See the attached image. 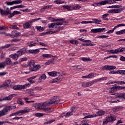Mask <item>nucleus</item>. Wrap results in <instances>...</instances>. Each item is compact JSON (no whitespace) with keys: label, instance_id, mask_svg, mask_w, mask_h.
Returning a JSON list of instances; mask_svg holds the SVG:
<instances>
[{"label":"nucleus","instance_id":"55","mask_svg":"<svg viewBox=\"0 0 125 125\" xmlns=\"http://www.w3.org/2000/svg\"><path fill=\"white\" fill-rule=\"evenodd\" d=\"M28 94H29L30 96H35V93H34V90H30L28 91Z\"/></svg>","mask_w":125,"mask_h":125},{"label":"nucleus","instance_id":"26","mask_svg":"<svg viewBox=\"0 0 125 125\" xmlns=\"http://www.w3.org/2000/svg\"><path fill=\"white\" fill-rule=\"evenodd\" d=\"M45 79H46V75H45V74H42L41 75V76L38 79V82H39V83H41V82H42V80H43V81H44V80H45Z\"/></svg>","mask_w":125,"mask_h":125},{"label":"nucleus","instance_id":"32","mask_svg":"<svg viewBox=\"0 0 125 125\" xmlns=\"http://www.w3.org/2000/svg\"><path fill=\"white\" fill-rule=\"evenodd\" d=\"M36 78H37V77L36 76H32V77H29L27 81L30 83H35V81L32 80H34L35 79H36Z\"/></svg>","mask_w":125,"mask_h":125},{"label":"nucleus","instance_id":"3","mask_svg":"<svg viewBox=\"0 0 125 125\" xmlns=\"http://www.w3.org/2000/svg\"><path fill=\"white\" fill-rule=\"evenodd\" d=\"M6 10H3L2 9L0 8V13L1 14V15L3 16L4 15L5 16H7V15H8V14H9V15L8 16V18H12V17H13V16H14V14L13 12L12 13H11V11H10V10H9V8L8 7H6Z\"/></svg>","mask_w":125,"mask_h":125},{"label":"nucleus","instance_id":"46","mask_svg":"<svg viewBox=\"0 0 125 125\" xmlns=\"http://www.w3.org/2000/svg\"><path fill=\"white\" fill-rule=\"evenodd\" d=\"M69 42L72 43V44H79V42L77 40H71L69 41Z\"/></svg>","mask_w":125,"mask_h":125},{"label":"nucleus","instance_id":"58","mask_svg":"<svg viewBox=\"0 0 125 125\" xmlns=\"http://www.w3.org/2000/svg\"><path fill=\"white\" fill-rule=\"evenodd\" d=\"M97 114L99 116H103V115H104V114H105V111L100 110L97 112Z\"/></svg>","mask_w":125,"mask_h":125},{"label":"nucleus","instance_id":"8","mask_svg":"<svg viewBox=\"0 0 125 125\" xmlns=\"http://www.w3.org/2000/svg\"><path fill=\"white\" fill-rule=\"evenodd\" d=\"M62 80H63V75H60L57 78L50 80L49 83H61L62 82Z\"/></svg>","mask_w":125,"mask_h":125},{"label":"nucleus","instance_id":"61","mask_svg":"<svg viewBox=\"0 0 125 125\" xmlns=\"http://www.w3.org/2000/svg\"><path fill=\"white\" fill-rule=\"evenodd\" d=\"M38 53H40V49L33 50V54H38Z\"/></svg>","mask_w":125,"mask_h":125},{"label":"nucleus","instance_id":"13","mask_svg":"<svg viewBox=\"0 0 125 125\" xmlns=\"http://www.w3.org/2000/svg\"><path fill=\"white\" fill-rule=\"evenodd\" d=\"M115 68L116 66L113 65H104L101 68V70H105L106 71L115 70Z\"/></svg>","mask_w":125,"mask_h":125},{"label":"nucleus","instance_id":"33","mask_svg":"<svg viewBox=\"0 0 125 125\" xmlns=\"http://www.w3.org/2000/svg\"><path fill=\"white\" fill-rule=\"evenodd\" d=\"M6 108L8 110V111H11V110H14L16 109V106L14 105H8L6 106Z\"/></svg>","mask_w":125,"mask_h":125},{"label":"nucleus","instance_id":"49","mask_svg":"<svg viewBox=\"0 0 125 125\" xmlns=\"http://www.w3.org/2000/svg\"><path fill=\"white\" fill-rule=\"evenodd\" d=\"M10 29H12L13 30H19V27H17V25H12L9 27Z\"/></svg>","mask_w":125,"mask_h":125},{"label":"nucleus","instance_id":"2","mask_svg":"<svg viewBox=\"0 0 125 125\" xmlns=\"http://www.w3.org/2000/svg\"><path fill=\"white\" fill-rule=\"evenodd\" d=\"M27 67L29 68L30 72H38L42 68L41 65L36 64V62L34 60H31L28 62Z\"/></svg>","mask_w":125,"mask_h":125},{"label":"nucleus","instance_id":"27","mask_svg":"<svg viewBox=\"0 0 125 125\" xmlns=\"http://www.w3.org/2000/svg\"><path fill=\"white\" fill-rule=\"evenodd\" d=\"M23 27L24 29H31V24L29 23L28 21L25 22L23 25Z\"/></svg>","mask_w":125,"mask_h":125},{"label":"nucleus","instance_id":"40","mask_svg":"<svg viewBox=\"0 0 125 125\" xmlns=\"http://www.w3.org/2000/svg\"><path fill=\"white\" fill-rule=\"evenodd\" d=\"M120 7H123V6L119 5H114L109 6L107 8H120Z\"/></svg>","mask_w":125,"mask_h":125},{"label":"nucleus","instance_id":"63","mask_svg":"<svg viewBox=\"0 0 125 125\" xmlns=\"http://www.w3.org/2000/svg\"><path fill=\"white\" fill-rule=\"evenodd\" d=\"M21 11H22V12H31V9L26 8L24 10H21Z\"/></svg>","mask_w":125,"mask_h":125},{"label":"nucleus","instance_id":"25","mask_svg":"<svg viewBox=\"0 0 125 125\" xmlns=\"http://www.w3.org/2000/svg\"><path fill=\"white\" fill-rule=\"evenodd\" d=\"M36 44L37 42L35 41H31L30 42L27 43V45L29 47H33V46H36Z\"/></svg>","mask_w":125,"mask_h":125},{"label":"nucleus","instance_id":"37","mask_svg":"<svg viewBox=\"0 0 125 125\" xmlns=\"http://www.w3.org/2000/svg\"><path fill=\"white\" fill-rule=\"evenodd\" d=\"M95 83V82L94 81V80L86 83L87 87H88L89 86H91V85L94 84Z\"/></svg>","mask_w":125,"mask_h":125},{"label":"nucleus","instance_id":"56","mask_svg":"<svg viewBox=\"0 0 125 125\" xmlns=\"http://www.w3.org/2000/svg\"><path fill=\"white\" fill-rule=\"evenodd\" d=\"M109 58H118V56L117 55L109 56L104 58V59H109Z\"/></svg>","mask_w":125,"mask_h":125},{"label":"nucleus","instance_id":"53","mask_svg":"<svg viewBox=\"0 0 125 125\" xmlns=\"http://www.w3.org/2000/svg\"><path fill=\"white\" fill-rule=\"evenodd\" d=\"M16 33H17V31L16 30H14L12 31V34H10L11 38H15Z\"/></svg>","mask_w":125,"mask_h":125},{"label":"nucleus","instance_id":"47","mask_svg":"<svg viewBox=\"0 0 125 125\" xmlns=\"http://www.w3.org/2000/svg\"><path fill=\"white\" fill-rule=\"evenodd\" d=\"M76 111H77V109L75 106H72L70 108V112L72 113L74 115V113H76Z\"/></svg>","mask_w":125,"mask_h":125},{"label":"nucleus","instance_id":"29","mask_svg":"<svg viewBox=\"0 0 125 125\" xmlns=\"http://www.w3.org/2000/svg\"><path fill=\"white\" fill-rule=\"evenodd\" d=\"M108 16L109 14H104L102 15V19H103V20H105V21H108L109 20V18H108Z\"/></svg>","mask_w":125,"mask_h":125},{"label":"nucleus","instance_id":"4","mask_svg":"<svg viewBox=\"0 0 125 125\" xmlns=\"http://www.w3.org/2000/svg\"><path fill=\"white\" fill-rule=\"evenodd\" d=\"M31 85L30 83H26L24 85H16L13 87L14 90H21L22 89H25L27 87H29Z\"/></svg>","mask_w":125,"mask_h":125},{"label":"nucleus","instance_id":"54","mask_svg":"<svg viewBox=\"0 0 125 125\" xmlns=\"http://www.w3.org/2000/svg\"><path fill=\"white\" fill-rule=\"evenodd\" d=\"M11 46V44H7L3 46L0 47V48H9Z\"/></svg>","mask_w":125,"mask_h":125},{"label":"nucleus","instance_id":"18","mask_svg":"<svg viewBox=\"0 0 125 125\" xmlns=\"http://www.w3.org/2000/svg\"><path fill=\"white\" fill-rule=\"evenodd\" d=\"M8 114V110L6 107H4L2 110L0 111V117L5 116Z\"/></svg>","mask_w":125,"mask_h":125},{"label":"nucleus","instance_id":"39","mask_svg":"<svg viewBox=\"0 0 125 125\" xmlns=\"http://www.w3.org/2000/svg\"><path fill=\"white\" fill-rule=\"evenodd\" d=\"M117 97L118 98H120L121 99H125V93H123L120 94L119 95H118Z\"/></svg>","mask_w":125,"mask_h":125},{"label":"nucleus","instance_id":"30","mask_svg":"<svg viewBox=\"0 0 125 125\" xmlns=\"http://www.w3.org/2000/svg\"><path fill=\"white\" fill-rule=\"evenodd\" d=\"M72 10H78L82 8V6L79 4H77L72 7Z\"/></svg>","mask_w":125,"mask_h":125},{"label":"nucleus","instance_id":"1","mask_svg":"<svg viewBox=\"0 0 125 125\" xmlns=\"http://www.w3.org/2000/svg\"><path fill=\"white\" fill-rule=\"evenodd\" d=\"M59 101H60L59 97L55 96L47 102L34 104L33 106H34L35 109H42V111L46 114H49L53 112V109H51V108L49 107H46V106L58 104Z\"/></svg>","mask_w":125,"mask_h":125},{"label":"nucleus","instance_id":"62","mask_svg":"<svg viewBox=\"0 0 125 125\" xmlns=\"http://www.w3.org/2000/svg\"><path fill=\"white\" fill-rule=\"evenodd\" d=\"M28 60V58L27 57H24L21 59V61H20V63H21L24 61H27Z\"/></svg>","mask_w":125,"mask_h":125},{"label":"nucleus","instance_id":"22","mask_svg":"<svg viewBox=\"0 0 125 125\" xmlns=\"http://www.w3.org/2000/svg\"><path fill=\"white\" fill-rule=\"evenodd\" d=\"M19 57L20 56L18 53H15L9 55V57L13 59V60H15V61H17V59L19 58Z\"/></svg>","mask_w":125,"mask_h":125},{"label":"nucleus","instance_id":"10","mask_svg":"<svg viewBox=\"0 0 125 125\" xmlns=\"http://www.w3.org/2000/svg\"><path fill=\"white\" fill-rule=\"evenodd\" d=\"M122 11H124V8H116V9H113L109 10L108 11V13H115L118 14L121 13Z\"/></svg>","mask_w":125,"mask_h":125},{"label":"nucleus","instance_id":"41","mask_svg":"<svg viewBox=\"0 0 125 125\" xmlns=\"http://www.w3.org/2000/svg\"><path fill=\"white\" fill-rule=\"evenodd\" d=\"M73 112H71V111H69L65 114V115H63L64 117L65 118H69V117H71V116H73Z\"/></svg>","mask_w":125,"mask_h":125},{"label":"nucleus","instance_id":"50","mask_svg":"<svg viewBox=\"0 0 125 125\" xmlns=\"http://www.w3.org/2000/svg\"><path fill=\"white\" fill-rule=\"evenodd\" d=\"M94 22V21H83L81 22V24H93Z\"/></svg>","mask_w":125,"mask_h":125},{"label":"nucleus","instance_id":"28","mask_svg":"<svg viewBox=\"0 0 125 125\" xmlns=\"http://www.w3.org/2000/svg\"><path fill=\"white\" fill-rule=\"evenodd\" d=\"M107 79H108L107 77H102L101 78L95 79L94 81H95V83H99V82L106 81Z\"/></svg>","mask_w":125,"mask_h":125},{"label":"nucleus","instance_id":"21","mask_svg":"<svg viewBox=\"0 0 125 125\" xmlns=\"http://www.w3.org/2000/svg\"><path fill=\"white\" fill-rule=\"evenodd\" d=\"M116 91L117 90L116 89V87L113 86L109 90V93H111V95H115L116 97L117 98V96L118 95H120V94H117V93H115Z\"/></svg>","mask_w":125,"mask_h":125},{"label":"nucleus","instance_id":"9","mask_svg":"<svg viewBox=\"0 0 125 125\" xmlns=\"http://www.w3.org/2000/svg\"><path fill=\"white\" fill-rule=\"evenodd\" d=\"M116 120V117L111 116L109 117H106L104 121L103 124L107 125L108 123H113Z\"/></svg>","mask_w":125,"mask_h":125},{"label":"nucleus","instance_id":"6","mask_svg":"<svg viewBox=\"0 0 125 125\" xmlns=\"http://www.w3.org/2000/svg\"><path fill=\"white\" fill-rule=\"evenodd\" d=\"M26 113H29V110L28 109H23L19 110L15 113H13L9 115V117H13V116H22V115L24 114H26Z\"/></svg>","mask_w":125,"mask_h":125},{"label":"nucleus","instance_id":"38","mask_svg":"<svg viewBox=\"0 0 125 125\" xmlns=\"http://www.w3.org/2000/svg\"><path fill=\"white\" fill-rule=\"evenodd\" d=\"M36 29H37V30L39 31V32H42V31H44V28L42 27L41 26H36Z\"/></svg>","mask_w":125,"mask_h":125},{"label":"nucleus","instance_id":"7","mask_svg":"<svg viewBox=\"0 0 125 125\" xmlns=\"http://www.w3.org/2000/svg\"><path fill=\"white\" fill-rule=\"evenodd\" d=\"M109 52L110 53H112V54H118L120 52H124L125 54V47H120L114 50H110Z\"/></svg>","mask_w":125,"mask_h":125},{"label":"nucleus","instance_id":"31","mask_svg":"<svg viewBox=\"0 0 125 125\" xmlns=\"http://www.w3.org/2000/svg\"><path fill=\"white\" fill-rule=\"evenodd\" d=\"M53 5H48L46 6H45L43 7V8H41V11H44V10H45V9H49V8H51V7H52Z\"/></svg>","mask_w":125,"mask_h":125},{"label":"nucleus","instance_id":"45","mask_svg":"<svg viewBox=\"0 0 125 125\" xmlns=\"http://www.w3.org/2000/svg\"><path fill=\"white\" fill-rule=\"evenodd\" d=\"M79 41H80V42H91V41L90 40H85L84 39H83V38H80L78 39Z\"/></svg>","mask_w":125,"mask_h":125},{"label":"nucleus","instance_id":"59","mask_svg":"<svg viewBox=\"0 0 125 125\" xmlns=\"http://www.w3.org/2000/svg\"><path fill=\"white\" fill-rule=\"evenodd\" d=\"M106 38H109V36L107 35H101L98 37V39H106Z\"/></svg>","mask_w":125,"mask_h":125},{"label":"nucleus","instance_id":"16","mask_svg":"<svg viewBox=\"0 0 125 125\" xmlns=\"http://www.w3.org/2000/svg\"><path fill=\"white\" fill-rule=\"evenodd\" d=\"M106 29L105 28H95L91 30V32L92 33H93L94 34H96V33H102V32H104Z\"/></svg>","mask_w":125,"mask_h":125},{"label":"nucleus","instance_id":"36","mask_svg":"<svg viewBox=\"0 0 125 125\" xmlns=\"http://www.w3.org/2000/svg\"><path fill=\"white\" fill-rule=\"evenodd\" d=\"M5 55V53H3L2 50H0V59L2 60V59H4V56Z\"/></svg>","mask_w":125,"mask_h":125},{"label":"nucleus","instance_id":"15","mask_svg":"<svg viewBox=\"0 0 125 125\" xmlns=\"http://www.w3.org/2000/svg\"><path fill=\"white\" fill-rule=\"evenodd\" d=\"M124 26H125V24L124 23L119 24L114 27L112 29L108 30L106 34H113L114 33V31L116 30V29H117V28H120V27H123Z\"/></svg>","mask_w":125,"mask_h":125},{"label":"nucleus","instance_id":"35","mask_svg":"<svg viewBox=\"0 0 125 125\" xmlns=\"http://www.w3.org/2000/svg\"><path fill=\"white\" fill-rule=\"evenodd\" d=\"M62 7L64 8V9H67V10L69 11L73 10L72 7L69 5H64L62 6Z\"/></svg>","mask_w":125,"mask_h":125},{"label":"nucleus","instance_id":"14","mask_svg":"<svg viewBox=\"0 0 125 125\" xmlns=\"http://www.w3.org/2000/svg\"><path fill=\"white\" fill-rule=\"evenodd\" d=\"M100 5H105L106 4H112L114 3V0H104L99 3Z\"/></svg>","mask_w":125,"mask_h":125},{"label":"nucleus","instance_id":"11","mask_svg":"<svg viewBox=\"0 0 125 125\" xmlns=\"http://www.w3.org/2000/svg\"><path fill=\"white\" fill-rule=\"evenodd\" d=\"M67 23H64L63 22H53L52 23H49L48 24V28H57L56 26H59L60 25H66Z\"/></svg>","mask_w":125,"mask_h":125},{"label":"nucleus","instance_id":"23","mask_svg":"<svg viewBox=\"0 0 125 125\" xmlns=\"http://www.w3.org/2000/svg\"><path fill=\"white\" fill-rule=\"evenodd\" d=\"M111 74H125V71L124 70H118L117 71H110L109 72V74L111 75Z\"/></svg>","mask_w":125,"mask_h":125},{"label":"nucleus","instance_id":"51","mask_svg":"<svg viewBox=\"0 0 125 125\" xmlns=\"http://www.w3.org/2000/svg\"><path fill=\"white\" fill-rule=\"evenodd\" d=\"M24 99L26 103H34V102H35V101H27L29 100V99H30V98L26 97L24 98Z\"/></svg>","mask_w":125,"mask_h":125},{"label":"nucleus","instance_id":"20","mask_svg":"<svg viewBox=\"0 0 125 125\" xmlns=\"http://www.w3.org/2000/svg\"><path fill=\"white\" fill-rule=\"evenodd\" d=\"M10 83H11V80H5L4 83H3V84L0 86V88H1V87H4L5 86L6 87L9 86V85L10 84Z\"/></svg>","mask_w":125,"mask_h":125},{"label":"nucleus","instance_id":"42","mask_svg":"<svg viewBox=\"0 0 125 125\" xmlns=\"http://www.w3.org/2000/svg\"><path fill=\"white\" fill-rule=\"evenodd\" d=\"M63 27H58V30L56 31H51L52 34H55V33H57L58 32H60V31H62L63 30Z\"/></svg>","mask_w":125,"mask_h":125},{"label":"nucleus","instance_id":"12","mask_svg":"<svg viewBox=\"0 0 125 125\" xmlns=\"http://www.w3.org/2000/svg\"><path fill=\"white\" fill-rule=\"evenodd\" d=\"M48 19L50 20V21H52V22H62L64 24H67L68 22L65 21V19H55L51 17L48 18Z\"/></svg>","mask_w":125,"mask_h":125},{"label":"nucleus","instance_id":"34","mask_svg":"<svg viewBox=\"0 0 125 125\" xmlns=\"http://www.w3.org/2000/svg\"><path fill=\"white\" fill-rule=\"evenodd\" d=\"M81 60L83 61V62H89L91 61V59L89 58L82 57L81 58Z\"/></svg>","mask_w":125,"mask_h":125},{"label":"nucleus","instance_id":"44","mask_svg":"<svg viewBox=\"0 0 125 125\" xmlns=\"http://www.w3.org/2000/svg\"><path fill=\"white\" fill-rule=\"evenodd\" d=\"M92 21H94V23H95V24H99V22H102L101 20H98L97 19H93Z\"/></svg>","mask_w":125,"mask_h":125},{"label":"nucleus","instance_id":"43","mask_svg":"<svg viewBox=\"0 0 125 125\" xmlns=\"http://www.w3.org/2000/svg\"><path fill=\"white\" fill-rule=\"evenodd\" d=\"M116 35H123L124 34H125V29L124 30H122L119 31H117L115 33Z\"/></svg>","mask_w":125,"mask_h":125},{"label":"nucleus","instance_id":"5","mask_svg":"<svg viewBox=\"0 0 125 125\" xmlns=\"http://www.w3.org/2000/svg\"><path fill=\"white\" fill-rule=\"evenodd\" d=\"M12 61L9 58H6L4 62H0V69H4L6 65H11Z\"/></svg>","mask_w":125,"mask_h":125},{"label":"nucleus","instance_id":"60","mask_svg":"<svg viewBox=\"0 0 125 125\" xmlns=\"http://www.w3.org/2000/svg\"><path fill=\"white\" fill-rule=\"evenodd\" d=\"M14 4H19V3H21L22 1L21 0H17L13 1Z\"/></svg>","mask_w":125,"mask_h":125},{"label":"nucleus","instance_id":"24","mask_svg":"<svg viewBox=\"0 0 125 125\" xmlns=\"http://www.w3.org/2000/svg\"><path fill=\"white\" fill-rule=\"evenodd\" d=\"M60 73L56 71H51L48 72V75L50 77H56L57 75H59Z\"/></svg>","mask_w":125,"mask_h":125},{"label":"nucleus","instance_id":"19","mask_svg":"<svg viewBox=\"0 0 125 125\" xmlns=\"http://www.w3.org/2000/svg\"><path fill=\"white\" fill-rule=\"evenodd\" d=\"M13 97H14V94H11L8 97H5L3 99H0V102L2 101H10L12 98H13Z\"/></svg>","mask_w":125,"mask_h":125},{"label":"nucleus","instance_id":"52","mask_svg":"<svg viewBox=\"0 0 125 125\" xmlns=\"http://www.w3.org/2000/svg\"><path fill=\"white\" fill-rule=\"evenodd\" d=\"M42 56L44 58H50V57H52V56H51L50 54H44L42 55Z\"/></svg>","mask_w":125,"mask_h":125},{"label":"nucleus","instance_id":"17","mask_svg":"<svg viewBox=\"0 0 125 125\" xmlns=\"http://www.w3.org/2000/svg\"><path fill=\"white\" fill-rule=\"evenodd\" d=\"M17 53L19 54V56H22V55H24V54H26V53H27V49L26 48H23L20 50L18 51L17 52Z\"/></svg>","mask_w":125,"mask_h":125},{"label":"nucleus","instance_id":"48","mask_svg":"<svg viewBox=\"0 0 125 125\" xmlns=\"http://www.w3.org/2000/svg\"><path fill=\"white\" fill-rule=\"evenodd\" d=\"M54 2L56 4H62V3H65L64 1H60L59 0H56L54 1Z\"/></svg>","mask_w":125,"mask_h":125},{"label":"nucleus","instance_id":"57","mask_svg":"<svg viewBox=\"0 0 125 125\" xmlns=\"http://www.w3.org/2000/svg\"><path fill=\"white\" fill-rule=\"evenodd\" d=\"M21 39H14L11 40V42H20Z\"/></svg>","mask_w":125,"mask_h":125},{"label":"nucleus","instance_id":"64","mask_svg":"<svg viewBox=\"0 0 125 125\" xmlns=\"http://www.w3.org/2000/svg\"><path fill=\"white\" fill-rule=\"evenodd\" d=\"M5 4H7L8 5H13V4H14V3L13 1H12L6 2Z\"/></svg>","mask_w":125,"mask_h":125}]
</instances>
